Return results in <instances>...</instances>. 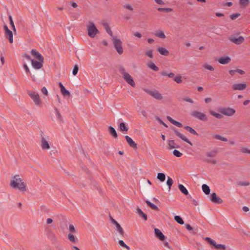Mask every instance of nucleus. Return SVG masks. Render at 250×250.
Instances as JSON below:
<instances>
[{
  "label": "nucleus",
  "instance_id": "6ab92c4d",
  "mask_svg": "<svg viewBox=\"0 0 250 250\" xmlns=\"http://www.w3.org/2000/svg\"><path fill=\"white\" fill-rule=\"evenodd\" d=\"M125 138L128 143L129 146L133 148H137V144L135 142L128 136H125Z\"/></svg>",
  "mask_w": 250,
  "mask_h": 250
},
{
  "label": "nucleus",
  "instance_id": "69168bd1",
  "mask_svg": "<svg viewBox=\"0 0 250 250\" xmlns=\"http://www.w3.org/2000/svg\"><path fill=\"white\" fill-rule=\"evenodd\" d=\"M42 92L45 95H48V91L45 86L42 88Z\"/></svg>",
  "mask_w": 250,
  "mask_h": 250
},
{
  "label": "nucleus",
  "instance_id": "f704fd0d",
  "mask_svg": "<svg viewBox=\"0 0 250 250\" xmlns=\"http://www.w3.org/2000/svg\"><path fill=\"white\" fill-rule=\"evenodd\" d=\"M209 113L210 115L214 116L217 119H222L223 118V115L221 114L216 113L213 110H209Z\"/></svg>",
  "mask_w": 250,
  "mask_h": 250
},
{
  "label": "nucleus",
  "instance_id": "c9c22d12",
  "mask_svg": "<svg viewBox=\"0 0 250 250\" xmlns=\"http://www.w3.org/2000/svg\"><path fill=\"white\" fill-rule=\"evenodd\" d=\"M174 220L180 225H183L184 224V222L183 219L178 215L174 216Z\"/></svg>",
  "mask_w": 250,
  "mask_h": 250
},
{
  "label": "nucleus",
  "instance_id": "f03ea898",
  "mask_svg": "<svg viewBox=\"0 0 250 250\" xmlns=\"http://www.w3.org/2000/svg\"><path fill=\"white\" fill-rule=\"evenodd\" d=\"M118 68L125 81L132 87H135L136 85L135 83L131 76L128 73L125 72V68L122 65H119Z\"/></svg>",
  "mask_w": 250,
  "mask_h": 250
},
{
  "label": "nucleus",
  "instance_id": "a878e982",
  "mask_svg": "<svg viewBox=\"0 0 250 250\" xmlns=\"http://www.w3.org/2000/svg\"><path fill=\"white\" fill-rule=\"evenodd\" d=\"M218 153V150L215 148L213 149L210 152H208L206 153V156L208 157L212 158L214 157L216 154Z\"/></svg>",
  "mask_w": 250,
  "mask_h": 250
},
{
  "label": "nucleus",
  "instance_id": "a18cd8bd",
  "mask_svg": "<svg viewBox=\"0 0 250 250\" xmlns=\"http://www.w3.org/2000/svg\"><path fill=\"white\" fill-rule=\"evenodd\" d=\"M61 92L64 97H69L70 96V92L68 90L66 89L65 88L63 89L62 91H61Z\"/></svg>",
  "mask_w": 250,
  "mask_h": 250
},
{
  "label": "nucleus",
  "instance_id": "09e8293b",
  "mask_svg": "<svg viewBox=\"0 0 250 250\" xmlns=\"http://www.w3.org/2000/svg\"><path fill=\"white\" fill-rule=\"evenodd\" d=\"M173 154L177 157H180L182 156L183 154L181 153L179 150L174 149L173 151Z\"/></svg>",
  "mask_w": 250,
  "mask_h": 250
},
{
  "label": "nucleus",
  "instance_id": "f3484780",
  "mask_svg": "<svg viewBox=\"0 0 250 250\" xmlns=\"http://www.w3.org/2000/svg\"><path fill=\"white\" fill-rule=\"evenodd\" d=\"M42 140H41V146L42 149H49L50 145L48 144L45 138L41 134Z\"/></svg>",
  "mask_w": 250,
  "mask_h": 250
},
{
  "label": "nucleus",
  "instance_id": "6e6d98bb",
  "mask_svg": "<svg viewBox=\"0 0 250 250\" xmlns=\"http://www.w3.org/2000/svg\"><path fill=\"white\" fill-rule=\"evenodd\" d=\"M69 230L70 232L73 233H76L77 231L75 227L73 225H69Z\"/></svg>",
  "mask_w": 250,
  "mask_h": 250
},
{
  "label": "nucleus",
  "instance_id": "e2e57ef3",
  "mask_svg": "<svg viewBox=\"0 0 250 250\" xmlns=\"http://www.w3.org/2000/svg\"><path fill=\"white\" fill-rule=\"evenodd\" d=\"M183 101L187 102H189L190 103H193V101L191 98H190L189 97L184 98Z\"/></svg>",
  "mask_w": 250,
  "mask_h": 250
},
{
  "label": "nucleus",
  "instance_id": "13d9d810",
  "mask_svg": "<svg viewBox=\"0 0 250 250\" xmlns=\"http://www.w3.org/2000/svg\"><path fill=\"white\" fill-rule=\"evenodd\" d=\"M146 55L148 56V57H149L150 58H152L153 56V50H150L148 51H147L146 53Z\"/></svg>",
  "mask_w": 250,
  "mask_h": 250
},
{
  "label": "nucleus",
  "instance_id": "39448f33",
  "mask_svg": "<svg viewBox=\"0 0 250 250\" xmlns=\"http://www.w3.org/2000/svg\"><path fill=\"white\" fill-rule=\"evenodd\" d=\"M27 93L37 106L41 105L42 101L38 93L35 91L29 90L27 91Z\"/></svg>",
  "mask_w": 250,
  "mask_h": 250
},
{
  "label": "nucleus",
  "instance_id": "7ed1b4c3",
  "mask_svg": "<svg viewBox=\"0 0 250 250\" xmlns=\"http://www.w3.org/2000/svg\"><path fill=\"white\" fill-rule=\"evenodd\" d=\"M87 30L88 35L92 38H94L96 34L99 33L96 26L92 22H90L89 24L87 26Z\"/></svg>",
  "mask_w": 250,
  "mask_h": 250
},
{
  "label": "nucleus",
  "instance_id": "72a5a7b5",
  "mask_svg": "<svg viewBox=\"0 0 250 250\" xmlns=\"http://www.w3.org/2000/svg\"><path fill=\"white\" fill-rule=\"evenodd\" d=\"M23 67H24L27 74L30 76L31 77V78H32V80L33 81H35V77L34 75H32L28 66L26 64L24 63V64H23Z\"/></svg>",
  "mask_w": 250,
  "mask_h": 250
},
{
  "label": "nucleus",
  "instance_id": "5701e85b",
  "mask_svg": "<svg viewBox=\"0 0 250 250\" xmlns=\"http://www.w3.org/2000/svg\"><path fill=\"white\" fill-rule=\"evenodd\" d=\"M108 131L110 135L112 136L114 138H116L118 137L117 133L113 127L109 126L108 127Z\"/></svg>",
  "mask_w": 250,
  "mask_h": 250
},
{
  "label": "nucleus",
  "instance_id": "7c9ffc66",
  "mask_svg": "<svg viewBox=\"0 0 250 250\" xmlns=\"http://www.w3.org/2000/svg\"><path fill=\"white\" fill-rule=\"evenodd\" d=\"M203 192L206 194L208 195L210 193V189L209 187L206 184H203L202 186Z\"/></svg>",
  "mask_w": 250,
  "mask_h": 250
},
{
  "label": "nucleus",
  "instance_id": "a19ab883",
  "mask_svg": "<svg viewBox=\"0 0 250 250\" xmlns=\"http://www.w3.org/2000/svg\"><path fill=\"white\" fill-rule=\"evenodd\" d=\"M158 10L159 11H161V12H165L168 13V12H172L173 11V9L172 8H161V7H159L158 8Z\"/></svg>",
  "mask_w": 250,
  "mask_h": 250
},
{
  "label": "nucleus",
  "instance_id": "0eeeda50",
  "mask_svg": "<svg viewBox=\"0 0 250 250\" xmlns=\"http://www.w3.org/2000/svg\"><path fill=\"white\" fill-rule=\"evenodd\" d=\"M191 115L193 117L204 122H207L208 121L207 115L199 111H193L191 113Z\"/></svg>",
  "mask_w": 250,
  "mask_h": 250
},
{
  "label": "nucleus",
  "instance_id": "3c124183",
  "mask_svg": "<svg viewBox=\"0 0 250 250\" xmlns=\"http://www.w3.org/2000/svg\"><path fill=\"white\" fill-rule=\"evenodd\" d=\"M204 162H206V163H211L212 164H216L217 162L216 160H210V159H205L203 160Z\"/></svg>",
  "mask_w": 250,
  "mask_h": 250
},
{
  "label": "nucleus",
  "instance_id": "4468645a",
  "mask_svg": "<svg viewBox=\"0 0 250 250\" xmlns=\"http://www.w3.org/2000/svg\"><path fill=\"white\" fill-rule=\"evenodd\" d=\"M210 200L213 203L221 204L223 203V200L217 194L213 192L211 194L210 196Z\"/></svg>",
  "mask_w": 250,
  "mask_h": 250
},
{
  "label": "nucleus",
  "instance_id": "dca6fc26",
  "mask_svg": "<svg viewBox=\"0 0 250 250\" xmlns=\"http://www.w3.org/2000/svg\"><path fill=\"white\" fill-rule=\"evenodd\" d=\"M154 233L155 236L159 239L161 241H164L165 239V236L163 234V233L159 229L155 228Z\"/></svg>",
  "mask_w": 250,
  "mask_h": 250
},
{
  "label": "nucleus",
  "instance_id": "412c9836",
  "mask_svg": "<svg viewBox=\"0 0 250 250\" xmlns=\"http://www.w3.org/2000/svg\"><path fill=\"white\" fill-rule=\"evenodd\" d=\"M231 61L230 58L229 57H222L218 59V62L222 64L229 63Z\"/></svg>",
  "mask_w": 250,
  "mask_h": 250
},
{
  "label": "nucleus",
  "instance_id": "9d476101",
  "mask_svg": "<svg viewBox=\"0 0 250 250\" xmlns=\"http://www.w3.org/2000/svg\"><path fill=\"white\" fill-rule=\"evenodd\" d=\"M172 130H173L174 133L176 134V135L177 136L179 137L182 140L188 143L189 145H190V146L193 145V144L191 143V142H190L186 136H185L184 135H183L182 134L180 133L179 131H178L177 129L175 127H173Z\"/></svg>",
  "mask_w": 250,
  "mask_h": 250
},
{
  "label": "nucleus",
  "instance_id": "1a4fd4ad",
  "mask_svg": "<svg viewBox=\"0 0 250 250\" xmlns=\"http://www.w3.org/2000/svg\"><path fill=\"white\" fill-rule=\"evenodd\" d=\"M143 90L145 92L158 100H161L163 99L162 94L156 90L152 91L147 88H144Z\"/></svg>",
  "mask_w": 250,
  "mask_h": 250
},
{
  "label": "nucleus",
  "instance_id": "a211bd4d",
  "mask_svg": "<svg viewBox=\"0 0 250 250\" xmlns=\"http://www.w3.org/2000/svg\"><path fill=\"white\" fill-rule=\"evenodd\" d=\"M247 85L246 83H236L232 85L234 90H243L246 89Z\"/></svg>",
  "mask_w": 250,
  "mask_h": 250
},
{
  "label": "nucleus",
  "instance_id": "37998d69",
  "mask_svg": "<svg viewBox=\"0 0 250 250\" xmlns=\"http://www.w3.org/2000/svg\"><path fill=\"white\" fill-rule=\"evenodd\" d=\"M161 75L164 76H168L169 78H173L174 76V74L173 73H170L167 74L166 71H162L160 72Z\"/></svg>",
  "mask_w": 250,
  "mask_h": 250
},
{
  "label": "nucleus",
  "instance_id": "49530a36",
  "mask_svg": "<svg viewBox=\"0 0 250 250\" xmlns=\"http://www.w3.org/2000/svg\"><path fill=\"white\" fill-rule=\"evenodd\" d=\"M168 146H169L170 148L172 149V148H178L179 147V146H175V144L174 143V140H170L169 141V143L168 144Z\"/></svg>",
  "mask_w": 250,
  "mask_h": 250
},
{
  "label": "nucleus",
  "instance_id": "2eb2a0df",
  "mask_svg": "<svg viewBox=\"0 0 250 250\" xmlns=\"http://www.w3.org/2000/svg\"><path fill=\"white\" fill-rule=\"evenodd\" d=\"M31 54L35 57L39 61L43 62L44 58L43 56L36 49H32L31 51Z\"/></svg>",
  "mask_w": 250,
  "mask_h": 250
},
{
  "label": "nucleus",
  "instance_id": "c03bdc74",
  "mask_svg": "<svg viewBox=\"0 0 250 250\" xmlns=\"http://www.w3.org/2000/svg\"><path fill=\"white\" fill-rule=\"evenodd\" d=\"M155 35L158 37L161 38V39L166 38V36H165L164 33L161 31H159V32H156L155 33Z\"/></svg>",
  "mask_w": 250,
  "mask_h": 250
},
{
  "label": "nucleus",
  "instance_id": "58836bf2",
  "mask_svg": "<svg viewBox=\"0 0 250 250\" xmlns=\"http://www.w3.org/2000/svg\"><path fill=\"white\" fill-rule=\"evenodd\" d=\"M8 19H9V20L10 24L11 25V27L12 29H13V31L14 32H16L15 26V25H14V21H13L12 20V16L10 15H8Z\"/></svg>",
  "mask_w": 250,
  "mask_h": 250
},
{
  "label": "nucleus",
  "instance_id": "bf43d9fd",
  "mask_svg": "<svg viewBox=\"0 0 250 250\" xmlns=\"http://www.w3.org/2000/svg\"><path fill=\"white\" fill-rule=\"evenodd\" d=\"M187 198H188V199H189L191 200V202L192 203V204H193L194 206H197V205H198V202H197V201H196L195 199H192L190 195L188 196L187 197Z\"/></svg>",
  "mask_w": 250,
  "mask_h": 250
},
{
  "label": "nucleus",
  "instance_id": "b1692460",
  "mask_svg": "<svg viewBox=\"0 0 250 250\" xmlns=\"http://www.w3.org/2000/svg\"><path fill=\"white\" fill-rule=\"evenodd\" d=\"M178 188L180 191L185 195H188V192L187 189L182 184L178 185Z\"/></svg>",
  "mask_w": 250,
  "mask_h": 250
},
{
  "label": "nucleus",
  "instance_id": "ddd939ff",
  "mask_svg": "<svg viewBox=\"0 0 250 250\" xmlns=\"http://www.w3.org/2000/svg\"><path fill=\"white\" fill-rule=\"evenodd\" d=\"M229 40L236 44H241L245 41L244 38L242 36H239L238 38L231 37L229 38Z\"/></svg>",
  "mask_w": 250,
  "mask_h": 250
},
{
  "label": "nucleus",
  "instance_id": "e433bc0d",
  "mask_svg": "<svg viewBox=\"0 0 250 250\" xmlns=\"http://www.w3.org/2000/svg\"><path fill=\"white\" fill-rule=\"evenodd\" d=\"M157 178L158 180L162 182L165 181L166 179V175L163 173H158L157 174Z\"/></svg>",
  "mask_w": 250,
  "mask_h": 250
},
{
  "label": "nucleus",
  "instance_id": "603ef678",
  "mask_svg": "<svg viewBox=\"0 0 250 250\" xmlns=\"http://www.w3.org/2000/svg\"><path fill=\"white\" fill-rule=\"evenodd\" d=\"M79 70V67L77 64H75L74 66V68L72 71V74L73 75L75 76L77 74Z\"/></svg>",
  "mask_w": 250,
  "mask_h": 250
},
{
  "label": "nucleus",
  "instance_id": "6e6552de",
  "mask_svg": "<svg viewBox=\"0 0 250 250\" xmlns=\"http://www.w3.org/2000/svg\"><path fill=\"white\" fill-rule=\"evenodd\" d=\"M204 239L210 245L213 246L217 250L222 249L223 250H225L226 249V246L225 245L217 244L214 240L209 237H206L204 238Z\"/></svg>",
  "mask_w": 250,
  "mask_h": 250
},
{
  "label": "nucleus",
  "instance_id": "4be33fe9",
  "mask_svg": "<svg viewBox=\"0 0 250 250\" xmlns=\"http://www.w3.org/2000/svg\"><path fill=\"white\" fill-rule=\"evenodd\" d=\"M157 51L162 55L167 56L169 55L168 51L164 47H159L157 49Z\"/></svg>",
  "mask_w": 250,
  "mask_h": 250
},
{
  "label": "nucleus",
  "instance_id": "680f3d73",
  "mask_svg": "<svg viewBox=\"0 0 250 250\" xmlns=\"http://www.w3.org/2000/svg\"><path fill=\"white\" fill-rule=\"evenodd\" d=\"M173 125H176V126L178 127H182V124L178 122V121H174L173 123H172Z\"/></svg>",
  "mask_w": 250,
  "mask_h": 250
},
{
  "label": "nucleus",
  "instance_id": "5fc2aeb1",
  "mask_svg": "<svg viewBox=\"0 0 250 250\" xmlns=\"http://www.w3.org/2000/svg\"><path fill=\"white\" fill-rule=\"evenodd\" d=\"M240 16V13H234L232 15H230V18L232 20H235L236 18H237L238 17H239V16Z\"/></svg>",
  "mask_w": 250,
  "mask_h": 250
},
{
  "label": "nucleus",
  "instance_id": "aec40b11",
  "mask_svg": "<svg viewBox=\"0 0 250 250\" xmlns=\"http://www.w3.org/2000/svg\"><path fill=\"white\" fill-rule=\"evenodd\" d=\"M42 62L40 61L34 60V59L31 60V63L33 67L35 69H40L42 67Z\"/></svg>",
  "mask_w": 250,
  "mask_h": 250
},
{
  "label": "nucleus",
  "instance_id": "20e7f679",
  "mask_svg": "<svg viewBox=\"0 0 250 250\" xmlns=\"http://www.w3.org/2000/svg\"><path fill=\"white\" fill-rule=\"evenodd\" d=\"M112 41L114 46L118 53L120 55L123 54V48L122 41L120 39H118L117 37H113Z\"/></svg>",
  "mask_w": 250,
  "mask_h": 250
},
{
  "label": "nucleus",
  "instance_id": "2f4dec72",
  "mask_svg": "<svg viewBox=\"0 0 250 250\" xmlns=\"http://www.w3.org/2000/svg\"><path fill=\"white\" fill-rule=\"evenodd\" d=\"M147 66L148 67L152 69L155 71H158L159 70V68L152 62H150L147 64Z\"/></svg>",
  "mask_w": 250,
  "mask_h": 250
},
{
  "label": "nucleus",
  "instance_id": "338daca9",
  "mask_svg": "<svg viewBox=\"0 0 250 250\" xmlns=\"http://www.w3.org/2000/svg\"><path fill=\"white\" fill-rule=\"evenodd\" d=\"M185 226L186 229L189 231H191L193 229V228L188 224H186Z\"/></svg>",
  "mask_w": 250,
  "mask_h": 250
},
{
  "label": "nucleus",
  "instance_id": "cd10ccee",
  "mask_svg": "<svg viewBox=\"0 0 250 250\" xmlns=\"http://www.w3.org/2000/svg\"><path fill=\"white\" fill-rule=\"evenodd\" d=\"M145 202L147 204L148 206H149L151 209L155 210V211H158L159 210L158 207H157L154 204L151 203L150 201L148 200H146Z\"/></svg>",
  "mask_w": 250,
  "mask_h": 250
},
{
  "label": "nucleus",
  "instance_id": "8fccbe9b",
  "mask_svg": "<svg viewBox=\"0 0 250 250\" xmlns=\"http://www.w3.org/2000/svg\"><path fill=\"white\" fill-rule=\"evenodd\" d=\"M203 66L205 69L209 70L211 71H214V68L212 66H211L207 63H205L204 64Z\"/></svg>",
  "mask_w": 250,
  "mask_h": 250
},
{
  "label": "nucleus",
  "instance_id": "423d86ee",
  "mask_svg": "<svg viewBox=\"0 0 250 250\" xmlns=\"http://www.w3.org/2000/svg\"><path fill=\"white\" fill-rule=\"evenodd\" d=\"M218 111L221 114L227 116H231L236 112L234 109L230 107H219Z\"/></svg>",
  "mask_w": 250,
  "mask_h": 250
},
{
  "label": "nucleus",
  "instance_id": "393cba45",
  "mask_svg": "<svg viewBox=\"0 0 250 250\" xmlns=\"http://www.w3.org/2000/svg\"><path fill=\"white\" fill-rule=\"evenodd\" d=\"M136 213L141 217H142L145 220H147V217L146 214L144 213V212L138 207L137 208Z\"/></svg>",
  "mask_w": 250,
  "mask_h": 250
},
{
  "label": "nucleus",
  "instance_id": "c756f323",
  "mask_svg": "<svg viewBox=\"0 0 250 250\" xmlns=\"http://www.w3.org/2000/svg\"><path fill=\"white\" fill-rule=\"evenodd\" d=\"M103 25L104 26V27H105V30L106 31V32L111 36L113 38V33H112V32L108 25V24L107 23H104L103 24Z\"/></svg>",
  "mask_w": 250,
  "mask_h": 250
},
{
  "label": "nucleus",
  "instance_id": "473e14b6",
  "mask_svg": "<svg viewBox=\"0 0 250 250\" xmlns=\"http://www.w3.org/2000/svg\"><path fill=\"white\" fill-rule=\"evenodd\" d=\"M54 110H55V114H56L58 119L61 123H63V118H62L61 113H60L59 110L57 108H55Z\"/></svg>",
  "mask_w": 250,
  "mask_h": 250
},
{
  "label": "nucleus",
  "instance_id": "f257e3e1",
  "mask_svg": "<svg viewBox=\"0 0 250 250\" xmlns=\"http://www.w3.org/2000/svg\"><path fill=\"white\" fill-rule=\"evenodd\" d=\"M10 186L11 187L18 189L22 192L26 191V185L23 180L19 177V175H16L12 177Z\"/></svg>",
  "mask_w": 250,
  "mask_h": 250
},
{
  "label": "nucleus",
  "instance_id": "0e129e2a",
  "mask_svg": "<svg viewBox=\"0 0 250 250\" xmlns=\"http://www.w3.org/2000/svg\"><path fill=\"white\" fill-rule=\"evenodd\" d=\"M241 151L242 153H249V154H250V149H248L247 148H242L241 150Z\"/></svg>",
  "mask_w": 250,
  "mask_h": 250
},
{
  "label": "nucleus",
  "instance_id": "774afa93",
  "mask_svg": "<svg viewBox=\"0 0 250 250\" xmlns=\"http://www.w3.org/2000/svg\"><path fill=\"white\" fill-rule=\"evenodd\" d=\"M240 186H249L250 183L249 182H240L238 184Z\"/></svg>",
  "mask_w": 250,
  "mask_h": 250
},
{
  "label": "nucleus",
  "instance_id": "ea45409f",
  "mask_svg": "<svg viewBox=\"0 0 250 250\" xmlns=\"http://www.w3.org/2000/svg\"><path fill=\"white\" fill-rule=\"evenodd\" d=\"M173 180L170 177H167V184L168 186V191H169L171 189V186L173 184Z\"/></svg>",
  "mask_w": 250,
  "mask_h": 250
},
{
  "label": "nucleus",
  "instance_id": "4c0bfd02",
  "mask_svg": "<svg viewBox=\"0 0 250 250\" xmlns=\"http://www.w3.org/2000/svg\"><path fill=\"white\" fill-rule=\"evenodd\" d=\"M119 128L122 131H127L128 130V127L126 126L125 124L123 122L121 123L119 125Z\"/></svg>",
  "mask_w": 250,
  "mask_h": 250
},
{
  "label": "nucleus",
  "instance_id": "c85d7f7f",
  "mask_svg": "<svg viewBox=\"0 0 250 250\" xmlns=\"http://www.w3.org/2000/svg\"><path fill=\"white\" fill-rule=\"evenodd\" d=\"M67 239L71 243L74 244H75L77 242V239L75 237V236L73 234L70 233L68 234Z\"/></svg>",
  "mask_w": 250,
  "mask_h": 250
},
{
  "label": "nucleus",
  "instance_id": "9b49d317",
  "mask_svg": "<svg viewBox=\"0 0 250 250\" xmlns=\"http://www.w3.org/2000/svg\"><path fill=\"white\" fill-rule=\"evenodd\" d=\"M3 29L4 30L5 34L7 36L9 42L10 43H12L13 42L12 32L9 29L8 27L6 24L3 25Z\"/></svg>",
  "mask_w": 250,
  "mask_h": 250
},
{
  "label": "nucleus",
  "instance_id": "864d4df0",
  "mask_svg": "<svg viewBox=\"0 0 250 250\" xmlns=\"http://www.w3.org/2000/svg\"><path fill=\"white\" fill-rule=\"evenodd\" d=\"M239 3L243 6H246L249 4V0H239Z\"/></svg>",
  "mask_w": 250,
  "mask_h": 250
},
{
  "label": "nucleus",
  "instance_id": "052dcab7",
  "mask_svg": "<svg viewBox=\"0 0 250 250\" xmlns=\"http://www.w3.org/2000/svg\"><path fill=\"white\" fill-rule=\"evenodd\" d=\"M156 120L158 122L166 127H167V125L158 117H156Z\"/></svg>",
  "mask_w": 250,
  "mask_h": 250
},
{
  "label": "nucleus",
  "instance_id": "4d7b16f0",
  "mask_svg": "<svg viewBox=\"0 0 250 250\" xmlns=\"http://www.w3.org/2000/svg\"><path fill=\"white\" fill-rule=\"evenodd\" d=\"M181 76H178L174 78V81L178 83H180L182 82Z\"/></svg>",
  "mask_w": 250,
  "mask_h": 250
},
{
  "label": "nucleus",
  "instance_id": "bb28decb",
  "mask_svg": "<svg viewBox=\"0 0 250 250\" xmlns=\"http://www.w3.org/2000/svg\"><path fill=\"white\" fill-rule=\"evenodd\" d=\"M184 128L192 134H193V135H195L196 136L199 135L198 133L193 128H192V127H191L189 126H184Z\"/></svg>",
  "mask_w": 250,
  "mask_h": 250
},
{
  "label": "nucleus",
  "instance_id": "f8f14e48",
  "mask_svg": "<svg viewBox=\"0 0 250 250\" xmlns=\"http://www.w3.org/2000/svg\"><path fill=\"white\" fill-rule=\"evenodd\" d=\"M110 219L111 222L115 225V226H116L117 230L122 236H124V231L120 225L111 216H110Z\"/></svg>",
  "mask_w": 250,
  "mask_h": 250
},
{
  "label": "nucleus",
  "instance_id": "de8ad7c7",
  "mask_svg": "<svg viewBox=\"0 0 250 250\" xmlns=\"http://www.w3.org/2000/svg\"><path fill=\"white\" fill-rule=\"evenodd\" d=\"M118 243L121 246L126 248L127 250H130V247L129 246H128L127 245H126L123 240H119L118 241Z\"/></svg>",
  "mask_w": 250,
  "mask_h": 250
},
{
  "label": "nucleus",
  "instance_id": "79ce46f5",
  "mask_svg": "<svg viewBox=\"0 0 250 250\" xmlns=\"http://www.w3.org/2000/svg\"><path fill=\"white\" fill-rule=\"evenodd\" d=\"M213 137L216 139L221 140L224 142H227L228 139L227 138L220 136V135L216 134L213 136Z\"/></svg>",
  "mask_w": 250,
  "mask_h": 250
}]
</instances>
